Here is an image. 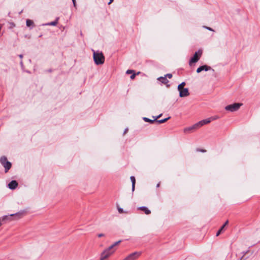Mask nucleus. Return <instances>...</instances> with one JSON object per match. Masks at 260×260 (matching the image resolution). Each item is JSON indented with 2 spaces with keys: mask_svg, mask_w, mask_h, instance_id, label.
<instances>
[{
  "mask_svg": "<svg viewBox=\"0 0 260 260\" xmlns=\"http://www.w3.org/2000/svg\"><path fill=\"white\" fill-rule=\"evenodd\" d=\"M93 57L95 64L99 65L102 64L104 63L105 57L102 52L93 51Z\"/></svg>",
  "mask_w": 260,
  "mask_h": 260,
  "instance_id": "f257e3e1",
  "label": "nucleus"
},
{
  "mask_svg": "<svg viewBox=\"0 0 260 260\" xmlns=\"http://www.w3.org/2000/svg\"><path fill=\"white\" fill-rule=\"evenodd\" d=\"M116 251V249H112L111 247L106 248L101 254L100 260H107Z\"/></svg>",
  "mask_w": 260,
  "mask_h": 260,
  "instance_id": "f03ea898",
  "label": "nucleus"
},
{
  "mask_svg": "<svg viewBox=\"0 0 260 260\" xmlns=\"http://www.w3.org/2000/svg\"><path fill=\"white\" fill-rule=\"evenodd\" d=\"M0 162L5 169V172H7L8 171L11 167V163L7 160V158L5 156H2L0 158Z\"/></svg>",
  "mask_w": 260,
  "mask_h": 260,
  "instance_id": "7ed1b4c3",
  "label": "nucleus"
},
{
  "mask_svg": "<svg viewBox=\"0 0 260 260\" xmlns=\"http://www.w3.org/2000/svg\"><path fill=\"white\" fill-rule=\"evenodd\" d=\"M242 104L234 103L233 104L228 105L225 107V109L231 112L237 111L241 106Z\"/></svg>",
  "mask_w": 260,
  "mask_h": 260,
  "instance_id": "20e7f679",
  "label": "nucleus"
},
{
  "mask_svg": "<svg viewBox=\"0 0 260 260\" xmlns=\"http://www.w3.org/2000/svg\"><path fill=\"white\" fill-rule=\"evenodd\" d=\"M141 254V252L136 251L128 255L123 260H136Z\"/></svg>",
  "mask_w": 260,
  "mask_h": 260,
  "instance_id": "39448f33",
  "label": "nucleus"
},
{
  "mask_svg": "<svg viewBox=\"0 0 260 260\" xmlns=\"http://www.w3.org/2000/svg\"><path fill=\"white\" fill-rule=\"evenodd\" d=\"M202 54V51L201 50H199L197 52H195L193 56L189 61V64H191L192 63L197 62L199 60Z\"/></svg>",
  "mask_w": 260,
  "mask_h": 260,
  "instance_id": "423d86ee",
  "label": "nucleus"
},
{
  "mask_svg": "<svg viewBox=\"0 0 260 260\" xmlns=\"http://www.w3.org/2000/svg\"><path fill=\"white\" fill-rule=\"evenodd\" d=\"M199 128L197 123H195L191 126L187 127L184 128L183 132L184 133H191L196 130L198 129Z\"/></svg>",
  "mask_w": 260,
  "mask_h": 260,
  "instance_id": "0eeeda50",
  "label": "nucleus"
},
{
  "mask_svg": "<svg viewBox=\"0 0 260 260\" xmlns=\"http://www.w3.org/2000/svg\"><path fill=\"white\" fill-rule=\"evenodd\" d=\"M179 96L181 98L187 96L189 94L188 89L187 88L182 89L181 90H179Z\"/></svg>",
  "mask_w": 260,
  "mask_h": 260,
  "instance_id": "6e6552de",
  "label": "nucleus"
},
{
  "mask_svg": "<svg viewBox=\"0 0 260 260\" xmlns=\"http://www.w3.org/2000/svg\"><path fill=\"white\" fill-rule=\"evenodd\" d=\"M211 122V120L210 118H208L206 119L202 120L201 121H199L197 122V124L198 125L199 128L202 127L205 124H207L208 123H209Z\"/></svg>",
  "mask_w": 260,
  "mask_h": 260,
  "instance_id": "1a4fd4ad",
  "label": "nucleus"
},
{
  "mask_svg": "<svg viewBox=\"0 0 260 260\" xmlns=\"http://www.w3.org/2000/svg\"><path fill=\"white\" fill-rule=\"evenodd\" d=\"M17 186L18 183L15 180L11 181L8 184L9 188L11 189H15Z\"/></svg>",
  "mask_w": 260,
  "mask_h": 260,
  "instance_id": "9d476101",
  "label": "nucleus"
},
{
  "mask_svg": "<svg viewBox=\"0 0 260 260\" xmlns=\"http://www.w3.org/2000/svg\"><path fill=\"white\" fill-rule=\"evenodd\" d=\"M139 210H141L145 212V213L147 215H148L151 213V211L149 210L147 207L142 206L139 208Z\"/></svg>",
  "mask_w": 260,
  "mask_h": 260,
  "instance_id": "9b49d317",
  "label": "nucleus"
},
{
  "mask_svg": "<svg viewBox=\"0 0 260 260\" xmlns=\"http://www.w3.org/2000/svg\"><path fill=\"white\" fill-rule=\"evenodd\" d=\"M157 79L164 84H167L169 82V81L165 76L160 77Z\"/></svg>",
  "mask_w": 260,
  "mask_h": 260,
  "instance_id": "f8f14e48",
  "label": "nucleus"
},
{
  "mask_svg": "<svg viewBox=\"0 0 260 260\" xmlns=\"http://www.w3.org/2000/svg\"><path fill=\"white\" fill-rule=\"evenodd\" d=\"M130 178H131V180L132 182V190L133 191L135 190L136 179H135V178L134 176H131Z\"/></svg>",
  "mask_w": 260,
  "mask_h": 260,
  "instance_id": "ddd939ff",
  "label": "nucleus"
},
{
  "mask_svg": "<svg viewBox=\"0 0 260 260\" xmlns=\"http://www.w3.org/2000/svg\"><path fill=\"white\" fill-rule=\"evenodd\" d=\"M143 120L145 122H149L150 123H153V122L156 121V118H153V119H149L148 118H147V117H144L143 118Z\"/></svg>",
  "mask_w": 260,
  "mask_h": 260,
  "instance_id": "4468645a",
  "label": "nucleus"
},
{
  "mask_svg": "<svg viewBox=\"0 0 260 260\" xmlns=\"http://www.w3.org/2000/svg\"><path fill=\"white\" fill-rule=\"evenodd\" d=\"M185 85V83L183 82L178 86V90H180L182 89H184V86Z\"/></svg>",
  "mask_w": 260,
  "mask_h": 260,
  "instance_id": "2eb2a0df",
  "label": "nucleus"
},
{
  "mask_svg": "<svg viewBox=\"0 0 260 260\" xmlns=\"http://www.w3.org/2000/svg\"><path fill=\"white\" fill-rule=\"evenodd\" d=\"M170 118V117H168V118H165V119H163L158 120H157L156 121V122H158V123H164L166 121H167Z\"/></svg>",
  "mask_w": 260,
  "mask_h": 260,
  "instance_id": "dca6fc26",
  "label": "nucleus"
},
{
  "mask_svg": "<svg viewBox=\"0 0 260 260\" xmlns=\"http://www.w3.org/2000/svg\"><path fill=\"white\" fill-rule=\"evenodd\" d=\"M58 18H57L55 21L48 23L47 25L55 26L58 23Z\"/></svg>",
  "mask_w": 260,
  "mask_h": 260,
  "instance_id": "f3484780",
  "label": "nucleus"
},
{
  "mask_svg": "<svg viewBox=\"0 0 260 260\" xmlns=\"http://www.w3.org/2000/svg\"><path fill=\"white\" fill-rule=\"evenodd\" d=\"M121 242V240H119L115 243H114L112 245L109 246L110 247H111V249H114V247L116 246V245H118L120 242Z\"/></svg>",
  "mask_w": 260,
  "mask_h": 260,
  "instance_id": "a211bd4d",
  "label": "nucleus"
},
{
  "mask_svg": "<svg viewBox=\"0 0 260 260\" xmlns=\"http://www.w3.org/2000/svg\"><path fill=\"white\" fill-rule=\"evenodd\" d=\"M26 25L28 27H29L34 24L33 21L29 19H27L26 20Z\"/></svg>",
  "mask_w": 260,
  "mask_h": 260,
  "instance_id": "6ab92c4d",
  "label": "nucleus"
},
{
  "mask_svg": "<svg viewBox=\"0 0 260 260\" xmlns=\"http://www.w3.org/2000/svg\"><path fill=\"white\" fill-rule=\"evenodd\" d=\"M211 68L209 66H207L206 65L203 66V71H207L210 70Z\"/></svg>",
  "mask_w": 260,
  "mask_h": 260,
  "instance_id": "aec40b11",
  "label": "nucleus"
},
{
  "mask_svg": "<svg viewBox=\"0 0 260 260\" xmlns=\"http://www.w3.org/2000/svg\"><path fill=\"white\" fill-rule=\"evenodd\" d=\"M209 118H210L211 121H212L218 119L219 117L218 116H214Z\"/></svg>",
  "mask_w": 260,
  "mask_h": 260,
  "instance_id": "412c9836",
  "label": "nucleus"
},
{
  "mask_svg": "<svg viewBox=\"0 0 260 260\" xmlns=\"http://www.w3.org/2000/svg\"><path fill=\"white\" fill-rule=\"evenodd\" d=\"M202 71H203V66H201L199 68H198L197 70V72L198 73H200L201 72H202Z\"/></svg>",
  "mask_w": 260,
  "mask_h": 260,
  "instance_id": "4be33fe9",
  "label": "nucleus"
},
{
  "mask_svg": "<svg viewBox=\"0 0 260 260\" xmlns=\"http://www.w3.org/2000/svg\"><path fill=\"white\" fill-rule=\"evenodd\" d=\"M117 210H118V212L119 213H124V211H123V209L121 208H120V207H117Z\"/></svg>",
  "mask_w": 260,
  "mask_h": 260,
  "instance_id": "5701e85b",
  "label": "nucleus"
},
{
  "mask_svg": "<svg viewBox=\"0 0 260 260\" xmlns=\"http://www.w3.org/2000/svg\"><path fill=\"white\" fill-rule=\"evenodd\" d=\"M166 78L168 77L171 79L172 77V75L171 74H167L165 76Z\"/></svg>",
  "mask_w": 260,
  "mask_h": 260,
  "instance_id": "b1692460",
  "label": "nucleus"
},
{
  "mask_svg": "<svg viewBox=\"0 0 260 260\" xmlns=\"http://www.w3.org/2000/svg\"><path fill=\"white\" fill-rule=\"evenodd\" d=\"M134 71L128 70L126 71V74H131V73H134Z\"/></svg>",
  "mask_w": 260,
  "mask_h": 260,
  "instance_id": "393cba45",
  "label": "nucleus"
},
{
  "mask_svg": "<svg viewBox=\"0 0 260 260\" xmlns=\"http://www.w3.org/2000/svg\"><path fill=\"white\" fill-rule=\"evenodd\" d=\"M136 74L135 73H133V74L131 76V79H134L136 77Z\"/></svg>",
  "mask_w": 260,
  "mask_h": 260,
  "instance_id": "a878e982",
  "label": "nucleus"
},
{
  "mask_svg": "<svg viewBox=\"0 0 260 260\" xmlns=\"http://www.w3.org/2000/svg\"><path fill=\"white\" fill-rule=\"evenodd\" d=\"M161 115H162V114H159V115H158L157 116H155H155H153V118H156V120H157V119L158 118H159V117H160L161 116Z\"/></svg>",
  "mask_w": 260,
  "mask_h": 260,
  "instance_id": "bb28decb",
  "label": "nucleus"
},
{
  "mask_svg": "<svg viewBox=\"0 0 260 260\" xmlns=\"http://www.w3.org/2000/svg\"><path fill=\"white\" fill-rule=\"evenodd\" d=\"M103 236H104V234H99L98 235V237L99 238L102 237Z\"/></svg>",
  "mask_w": 260,
  "mask_h": 260,
  "instance_id": "cd10ccee",
  "label": "nucleus"
},
{
  "mask_svg": "<svg viewBox=\"0 0 260 260\" xmlns=\"http://www.w3.org/2000/svg\"><path fill=\"white\" fill-rule=\"evenodd\" d=\"M205 28H206V29H208L209 30L213 31V30L211 28H210L209 27L205 26Z\"/></svg>",
  "mask_w": 260,
  "mask_h": 260,
  "instance_id": "c85d7f7f",
  "label": "nucleus"
},
{
  "mask_svg": "<svg viewBox=\"0 0 260 260\" xmlns=\"http://www.w3.org/2000/svg\"><path fill=\"white\" fill-rule=\"evenodd\" d=\"M221 230H219L217 233H216V236H218L220 235V234L221 233Z\"/></svg>",
  "mask_w": 260,
  "mask_h": 260,
  "instance_id": "c756f323",
  "label": "nucleus"
},
{
  "mask_svg": "<svg viewBox=\"0 0 260 260\" xmlns=\"http://www.w3.org/2000/svg\"><path fill=\"white\" fill-rule=\"evenodd\" d=\"M225 226V225H223L221 228L219 229V230H221V231L222 232V231L223 230Z\"/></svg>",
  "mask_w": 260,
  "mask_h": 260,
  "instance_id": "7c9ffc66",
  "label": "nucleus"
},
{
  "mask_svg": "<svg viewBox=\"0 0 260 260\" xmlns=\"http://www.w3.org/2000/svg\"><path fill=\"white\" fill-rule=\"evenodd\" d=\"M16 216H18L19 217V218H20V216H21V214H19V213H17L15 214Z\"/></svg>",
  "mask_w": 260,
  "mask_h": 260,
  "instance_id": "2f4dec72",
  "label": "nucleus"
},
{
  "mask_svg": "<svg viewBox=\"0 0 260 260\" xmlns=\"http://www.w3.org/2000/svg\"><path fill=\"white\" fill-rule=\"evenodd\" d=\"M200 151H201V152H206V150H203V149L200 150Z\"/></svg>",
  "mask_w": 260,
  "mask_h": 260,
  "instance_id": "473e14b6",
  "label": "nucleus"
},
{
  "mask_svg": "<svg viewBox=\"0 0 260 260\" xmlns=\"http://www.w3.org/2000/svg\"><path fill=\"white\" fill-rule=\"evenodd\" d=\"M113 0H110V2H109L108 4H110L112 2H113Z\"/></svg>",
  "mask_w": 260,
  "mask_h": 260,
  "instance_id": "72a5a7b5",
  "label": "nucleus"
},
{
  "mask_svg": "<svg viewBox=\"0 0 260 260\" xmlns=\"http://www.w3.org/2000/svg\"><path fill=\"white\" fill-rule=\"evenodd\" d=\"M228 223V221L227 220L223 225H225V226Z\"/></svg>",
  "mask_w": 260,
  "mask_h": 260,
  "instance_id": "f704fd0d",
  "label": "nucleus"
},
{
  "mask_svg": "<svg viewBox=\"0 0 260 260\" xmlns=\"http://www.w3.org/2000/svg\"><path fill=\"white\" fill-rule=\"evenodd\" d=\"M19 56L20 57V58H22L23 57V55L22 54H20L19 55Z\"/></svg>",
  "mask_w": 260,
  "mask_h": 260,
  "instance_id": "c9c22d12",
  "label": "nucleus"
},
{
  "mask_svg": "<svg viewBox=\"0 0 260 260\" xmlns=\"http://www.w3.org/2000/svg\"><path fill=\"white\" fill-rule=\"evenodd\" d=\"M73 3H74V5H75V0H72Z\"/></svg>",
  "mask_w": 260,
  "mask_h": 260,
  "instance_id": "e433bc0d",
  "label": "nucleus"
},
{
  "mask_svg": "<svg viewBox=\"0 0 260 260\" xmlns=\"http://www.w3.org/2000/svg\"><path fill=\"white\" fill-rule=\"evenodd\" d=\"M127 129L126 128L125 129L124 133H126L127 132Z\"/></svg>",
  "mask_w": 260,
  "mask_h": 260,
  "instance_id": "4c0bfd02",
  "label": "nucleus"
},
{
  "mask_svg": "<svg viewBox=\"0 0 260 260\" xmlns=\"http://www.w3.org/2000/svg\"><path fill=\"white\" fill-rule=\"evenodd\" d=\"M159 184L158 183L157 185V187H159Z\"/></svg>",
  "mask_w": 260,
  "mask_h": 260,
  "instance_id": "58836bf2",
  "label": "nucleus"
}]
</instances>
